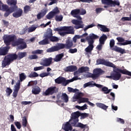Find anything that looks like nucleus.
<instances>
[{"instance_id":"b1692460","label":"nucleus","mask_w":131,"mask_h":131,"mask_svg":"<svg viewBox=\"0 0 131 131\" xmlns=\"http://www.w3.org/2000/svg\"><path fill=\"white\" fill-rule=\"evenodd\" d=\"M97 27L101 30V31H103V32H109L110 30L108 28L106 27V26H104L101 24L97 25Z\"/></svg>"},{"instance_id":"f257e3e1","label":"nucleus","mask_w":131,"mask_h":131,"mask_svg":"<svg viewBox=\"0 0 131 131\" xmlns=\"http://www.w3.org/2000/svg\"><path fill=\"white\" fill-rule=\"evenodd\" d=\"M3 39L6 46H10L12 42L13 47H18L20 50H24L27 47L23 39L19 38L17 40V37L14 35H4Z\"/></svg>"},{"instance_id":"79ce46f5","label":"nucleus","mask_w":131,"mask_h":131,"mask_svg":"<svg viewBox=\"0 0 131 131\" xmlns=\"http://www.w3.org/2000/svg\"><path fill=\"white\" fill-rule=\"evenodd\" d=\"M101 91L104 92V94H109L110 93L109 89H108V88L106 86L102 87Z\"/></svg>"},{"instance_id":"c9c22d12","label":"nucleus","mask_w":131,"mask_h":131,"mask_svg":"<svg viewBox=\"0 0 131 131\" xmlns=\"http://www.w3.org/2000/svg\"><path fill=\"white\" fill-rule=\"evenodd\" d=\"M19 90H20V80H18L16 85L14 86V91L15 92H19Z\"/></svg>"},{"instance_id":"de8ad7c7","label":"nucleus","mask_w":131,"mask_h":131,"mask_svg":"<svg viewBox=\"0 0 131 131\" xmlns=\"http://www.w3.org/2000/svg\"><path fill=\"white\" fill-rule=\"evenodd\" d=\"M25 78H26V75H25V74L21 73L19 75V79L20 81H23Z\"/></svg>"},{"instance_id":"ddd939ff","label":"nucleus","mask_w":131,"mask_h":131,"mask_svg":"<svg viewBox=\"0 0 131 131\" xmlns=\"http://www.w3.org/2000/svg\"><path fill=\"white\" fill-rule=\"evenodd\" d=\"M106 39H107V36L104 34H102L99 39V45L97 47V49L98 50V51H101V50H102V48H103V45L105 43Z\"/></svg>"},{"instance_id":"cd10ccee","label":"nucleus","mask_w":131,"mask_h":131,"mask_svg":"<svg viewBox=\"0 0 131 131\" xmlns=\"http://www.w3.org/2000/svg\"><path fill=\"white\" fill-rule=\"evenodd\" d=\"M64 57V54L61 53L59 54L56 56L55 58H54V61L55 62H60L61 61V59Z\"/></svg>"},{"instance_id":"052dcab7","label":"nucleus","mask_w":131,"mask_h":131,"mask_svg":"<svg viewBox=\"0 0 131 131\" xmlns=\"http://www.w3.org/2000/svg\"><path fill=\"white\" fill-rule=\"evenodd\" d=\"M115 45V41L114 40V39L111 40L110 42V47L111 49L112 48H113V47H114Z\"/></svg>"},{"instance_id":"2f4dec72","label":"nucleus","mask_w":131,"mask_h":131,"mask_svg":"<svg viewBox=\"0 0 131 131\" xmlns=\"http://www.w3.org/2000/svg\"><path fill=\"white\" fill-rule=\"evenodd\" d=\"M15 8H10L9 10L6 11V13L4 14L5 17H8L10 14L15 11Z\"/></svg>"},{"instance_id":"c85d7f7f","label":"nucleus","mask_w":131,"mask_h":131,"mask_svg":"<svg viewBox=\"0 0 131 131\" xmlns=\"http://www.w3.org/2000/svg\"><path fill=\"white\" fill-rule=\"evenodd\" d=\"M32 92L34 95H38V94L40 93V88L37 86H36L32 89Z\"/></svg>"},{"instance_id":"f8f14e48","label":"nucleus","mask_w":131,"mask_h":131,"mask_svg":"<svg viewBox=\"0 0 131 131\" xmlns=\"http://www.w3.org/2000/svg\"><path fill=\"white\" fill-rule=\"evenodd\" d=\"M101 2L104 5H107L108 6H111V7H115V6H119L120 5L118 1L101 0Z\"/></svg>"},{"instance_id":"f3484780","label":"nucleus","mask_w":131,"mask_h":131,"mask_svg":"<svg viewBox=\"0 0 131 131\" xmlns=\"http://www.w3.org/2000/svg\"><path fill=\"white\" fill-rule=\"evenodd\" d=\"M62 128L65 131H71L72 130V126L70 122L69 121L63 124Z\"/></svg>"},{"instance_id":"39448f33","label":"nucleus","mask_w":131,"mask_h":131,"mask_svg":"<svg viewBox=\"0 0 131 131\" xmlns=\"http://www.w3.org/2000/svg\"><path fill=\"white\" fill-rule=\"evenodd\" d=\"M79 9H75L71 11V14L72 16L75 18H77L78 20L73 19L72 20V23H73L74 25V28L76 29H79V28H83V24H82L83 22L82 20L81 17L79 15H77L78 14H79Z\"/></svg>"},{"instance_id":"a211bd4d","label":"nucleus","mask_w":131,"mask_h":131,"mask_svg":"<svg viewBox=\"0 0 131 131\" xmlns=\"http://www.w3.org/2000/svg\"><path fill=\"white\" fill-rule=\"evenodd\" d=\"M63 70L66 72H73L77 70V67L75 66H70L64 68Z\"/></svg>"},{"instance_id":"0e129e2a","label":"nucleus","mask_w":131,"mask_h":131,"mask_svg":"<svg viewBox=\"0 0 131 131\" xmlns=\"http://www.w3.org/2000/svg\"><path fill=\"white\" fill-rule=\"evenodd\" d=\"M50 74L49 73H43L39 75L40 77H46V76H49Z\"/></svg>"},{"instance_id":"4d7b16f0","label":"nucleus","mask_w":131,"mask_h":131,"mask_svg":"<svg viewBox=\"0 0 131 131\" xmlns=\"http://www.w3.org/2000/svg\"><path fill=\"white\" fill-rule=\"evenodd\" d=\"M38 58V56L36 55H32L29 56V59L30 60H34L35 59H37Z\"/></svg>"},{"instance_id":"6e6d98bb","label":"nucleus","mask_w":131,"mask_h":131,"mask_svg":"<svg viewBox=\"0 0 131 131\" xmlns=\"http://www.w3.org/2000/svg\"><path fill=\"white\" fill-rule=\"evenodd\" d=\"M86 77H91L93 79H95V77L94 76V74L88 72L85 75Z\"/></svg>"},{"instance_id":"4c0bfd02","label":"nucleus","mask_w":131,"mask_h":131,"mask_svg":"<svg viewBox=\"0 0 131 131\" xmlns=\"http://www.w3.org/2000/svg\"><path fill=\"white\" fill-rule=\"evenodd\" d=\"M62 99L64 101L65 103H67L68 102V96L66 93H63L62 94Z\"/></svg>"},{"instance_id":"c03bdc74","label":"nucleus","mask_w":131,"mask_h":131,"mask_svg":"<svg viewBox=\"0 0 131 131\" xmlns=\"http://www.w3.org/2000/svg\"><path fill=\"white\" fill-rule=\"evenodd\" d=\"M80 116L81 119H84V118H86V117H89V114L80 113Z\"/></svg>"},{"instance_id":"72a5a7b5","label":"nucleus","mask_w":131,"mask_h":131,"mask_svg":"<svg viewBox=\"0 0 131 131\" xmlns=\"http://www.w3.org/2000/svg\"><path fill=\"white\" fill-rule=\"evenodd\" d=\"M43 53V50L37 49L32 52L33 55H40Z\"/></svg>"},{"instance_id":"423d86ee","label":"nucleus","mask_w":131,"mask_h":131,"mask_svg":"<svg viewBox=\"0 0 131 131\" xmlns=\"http://www.w3.org/2000/svg\"><path fill=\"white\" fill-rule=\"evenodd\" d=\"M17 58H18V56L16 54H10L6 56L2 62V68H5L6 66L10 65L11 62L14 61V60H16Z\"/></svg>"},{"instance_id":"680f3d73","label":"nucleus","mask_w":131,"mask_h":131,"mask_svg":"<svg viewBox=\"0 0 131 131\" xmlns=\"http://www.w3.org/2000/svg\"><path fill=\"white\" fill-rule=\"evenodd\" d=\"M45 68L43 66L41 67H36L34 68V71H37L38 70H42Z\"/></svg>"},{"instance_id":"774afa93","label":"nucleus","mask_w":131,"mask_h":131,"mask_svg":"<svg viewBox=\"0 0 131 131\" xmlns=\"http://www.w3.org/2000/svg\"><path fill=\"white\" fill-rule=\"evenodd\" d=\"M102 11H104V9H103V8H98L96 9V12L97 14H100V13H101Z\"/></svg>"},{"instance_id":"ea45409f","label":"nucleus","mask_w":131,"mask_h":131,"mask_svg":"<svg viewBox=\"0 0 131 131\" xmlns=\"http://www.w3.org/2000/svg\"><path fill=\"white\" fill-rule=\"evenodd\" d=\"M121 21L124 22V21H131V14L129 15V17H123L121 18Z\"/></svg>"},{"instance_id":"603ef678","label":"nucleus","mask_w":131,"mask_h":131,"mask_svg":"<svg viewBox=\"0 0 131 131\" xmlns=\"http://www.w3.org/2000/svg\"><path fill=\"white\" fill-rule=\"evenodd\" d=\"M80 38V35H76L73 38V41L76 43L77 39H79Z\"/></svg>"},{"instance_id":"6ab92c4d","label":"nucleus","mask_w":131,"mask_h":131,"mask_svg":"<svg viewBox=\"0 0 131 131\" xmlns=\"http://www.w3.org/2000/svg\"><path fill=\"white\" fill-rule=\"evenodd\" d=\"M10 50L9 47H5L0 48V56H6Z\"/></svg>"},{"instance_id":"473e14b6","label":"nucleus","mask_w":131,"mask_h":131,"mask_svg":"<svg viewBox=\"0 0 131 131\" xmlns=\"http://www.w3.org/2000/svg\"><path fill=\"white\" fill-rule=\"evenodd\" d=\"M75 108H76L77 109H78V110H81L83 111V110H85L88 109V105L86 104H85L82 106H80L79 105H76Z\"/></svg>"},{"instance_id":"13d9d810","label":"nucleus","mask_w":131,"mask_h":131,"mask_svg":"<svg viewBox=\"0 0 131 131\" xmlns=\"http://www.w3.org/2000/svg\"><path fill=\"white\" fill-rule=\"evenodd\" d=\"M37 84V81H32L29 82L28 86H30V85H36Z\"/></svg>"},{"instance_id":"a19ab883","label":"nucleus","mask_w":131,"mask_h":131,"mask_svg":"<svg viewBox=\"0 0 131 131\" xmlns=\"http://www.w3.org/2000/svg\"><path fill=\"white\" fill-rule=\"evenodd\" d=\"M50 40L52 42L59 41V38L56 36H52L50 39Z\"/></svg>"},{"instance_id":"bb28decb","label":"nucleus","mask_w":131,"mask_h":131,"mask_svg":"<svg viewBox=\"0 0 131 131\" xmlns=\"http://www.w3.org/2000/svg\"><path fill=\"white\" fill-rule=\"evenodd\" d=\"M96 105L97 107H98L99 108H101L103 110H107V109L108 108V106H106L104 103L98 102V103H96Z\"/></svg>"},{"instance_id":"864d4df0","label":"nucleus","mask_w":131,"mask_h":131,"mask_svg":"<svg viewBox=\"0 0 131 131\" xmlns=\"http://www.w3.org/2000/svg\"><path fill=\"white\" fill-rule=\"evenodd\" d=\"M95 24H92L91 25L86 26L84 28V31H86L89 28H92V27H94Z\"/></svg>"},{"instance_id":"5701e85b","label":"nucleus","mask_w":131,"mask_h":131,"mask_svg":"<svg viewBox=\"0 0 131 131\" xmlns=\"http://www.w3.org/2000/svg\"><path fill=\"white\" fill-rule=\"evenodd\" d=\"M47 12H48V9H42L41 11V12L37 15V19H41V18H42V17L45 16L46 14H47Z\"/></svg>"},{"instance_id":"7c9ffc66","label":"nucleus","mask_w":131,"mask_h":131,"mask_svg":"<svg viewBox=\"0 0 131 131\" xmlns=\"http://www.w3.org/2000/svg\"><path fill=\"white\" fill-rule=\"evenodd\" d=\"M89 98L81 97L78 99V103L81 104V103H88Z\"/></svg>"},{"instance_id":"09e8293b","label":"nucleus","mask_w":131,"mask_h":131,"mask_svg":"<svg viewBox=\"0 0 131 131\" xmlns=\"http://www.w3.org/2000/svg\"><path fill=\"white\" fill-rule=\"evenodd\" d=\"M55 19L57 22H60V21H62V20H63V16L57 15L55 17Z\"/></svg>"},{"instance_id":"c756f323","label":"nucleus","mask_w":131,"mask_h":131,"mask_svg":"<svg viewBox=\"0 0 131 131\" xmlns=\"http://www.w3.org/2000/svg\"><path fill=\"white\" fill-rule=\"evenodd\" d=\"M45 38L44 39L39 42V45L45 46L46 45H49V43H50V41H49V39H48V38Z\"/></svg>"},{"instance_id":"bf43d9fd","label":"nucleus","mask_w":131,"mask_h":131,"mask_svg":"<svg viewBox=\"0 0 131 131\" xmlns=\"http://www.w3.org/2000/svg\"><path fill=\"white\" fill-rule=\"evenodd\" d=\"M2 9L3 11H9L10 8H9V6L7 5H2Z\"/></svg>"},{"instance_id":"9b49d317","label":"nucleus","mask_w":131,"mask_h":131,"mask_svg":"<svg viewBox=\"0 0 131 131\" xmlns=\"http://www.w3.org/2000/svg\"><path fill=\"white\" fill-rule=\"evenodd\" d=\"M63 29H66L67 32H59V34L61 36H65L66 34H74V29L73 27H65Z\"/></svg>"},{"instance_id":"2eb2a0df","label":"nucleus","mask_w":131,"mask_h":131,"mask_svg":"<svg viewBox=\"0 0 131 131\" xmlns=\"http://www.w3.org/2000/svg\"><path fill=\"white\" fill-rule=\"evenodd\" d=\"M58 88L55 86L51 87L46 90L45 92V96H49V95H53V94H55V93H57Z\"/></svg>"},{"instance_id":"5fc2aeb1","label":"nucleus","mask_w":131,"mask_h":131,"mask_svg":"<svg viewBox=\"0 0 131 131\" xmlns=\"http://www.w3.org/2000/svg\"><path fill=\"white\" fill-rule=\"evenodd\" d=\"M37 28V27H34V26L29 27L28 29V32H33V31H34Z\"/></svg>"},{"instance_id":"58836bf2","label":"nucleus","mask_w":131,"mask_h":131,"mask_svg":"<svg viewBox=\"0 0 131 131\" xmlns=\"http://www.w3.org/2000/svg\"><path fill=\"white\" fill-rule=\"evenodd\" d=\"M23 126L24 127H26L27 125V119H26V117H24L23 118V122H22Z\"/></svg>"},{"instance_id":"4be33fe9","label":"nucleus","mask_w":131,"mask_h":131,"mask_svg":"<svg viewBox=\"0 0 131 131\" xmlns=\"http://www.w3.org/2000/svg\"><path fill=\"white\" fill-rule=\"evenodd\" d=\"M72 47H73V42L72 41V40L70 39H67L64 44V48L69 49H71V48H72Z\"/></svg>"},{"instance_id":"7ed1b4c3","label":"nucleus","mask_w":131,"mask_h":131,"mask_svg":"<svg viewBox=\"0 0 131 131\" xmlns=\"http://www.w3.org/2000/svg\"><path fill=\"white\" fill-rule=\"evenodd\" d=\"M99 36L94 33H91L86 37V40L88 42V47L85 49V54L88 57H90L92 55V51L94 49V42H95V39H97Z\"/></svg>"},{"instance_id":"37998d69","label":"nucleus","mask_w":131,"mask_h":131,"mask_svg":"<svg viewBox=\"0 0 131 131\" xmlns=\"http://www.w3.org/2000/svg\"><path fill=\"white\" fill-rule=\"evenodd\" d=\"M38 76V74L36 72H32L30 75H29V77L32 78V77H37Z\"/></svg>"},{"instance_id":"338daca9","label":"nucleus","mask_w":131,"mask_h":131,"mask_svg":"<svg viewBox=\"0 0 131 131\" xmlns=\"http://www.w3.org/2000/svg\"><path fill=\"white\" fill-rule=\"evenodd\" d=\"M69 53H71V54H74V53L77 52V49L76 48H75L74 49H71L69 51Z\"/></svg>"},{"instance_id":"a878e982","label":"nucleus","mask_w":131,"mask_h":131,"mask_svg":"<svg viewBox=\"0 0 131 131\" xmlns=\"http://www.w3.org/2000/svg\"><path fill=\"white\" fill-rule=\"evenodd\" d=\"M7 4L8 5H13L14 7L11 8L14 9V10H16V9L17 8V6H16L17 4V0H8Z\"/></svg>"},{"instance_id":"393cba45","label":"nucleus","mask_w":131,"mask_h":131,"mask_svg":"<svg viewBox=\"0 0 131 131\" xmlns=\"http://www.w3.org/2000/svg\"><path fill=\"white\" fill-rule=\"evenodd\" d=\"M83 93L80 92L78 93L77 94H75L73 97V102H75L76 100H78L79 98H81L80 97H83Z\"/></svg>"},{"instance_id":"3c124183","label":"nucleus","mask_w":131,"mask_h":131,"mask_svg":"<svg viewBox=\"0 0 131 131\" xmlns=\"http://www.w3.org/2000/svg\"><path fill=\"white\" fill-rule=\"evenodd\" d=\"M55 16V15L53 14V13L51 11L47 16V19H52V18H53L54 16Z\"/></svg>"},{"instance_id":"f03ea898","label":"nucleus","mask_w":131,"mask_h":131,"mask_svg":"<svg viewBox=\"0 0 131 131\" xmlns=\"http://www.w3.org/2000/svg\"><path fill=\"white\" fill-rule=\"evenodd\" d=\"M79 116H80V112L78 111L72 113L69 122L72 126H75V127H79L82 129L86 128L88 125L78 122L79 121V119H78Z\"/></svg>"},{"instance_id":"0eeeda50","label":"nucleus","mask_w":131,"mask_h":131,"mask_svg":"<svg viewBox=\"0 0 131 131\" xmlns=\"http://www.w3.org/2000/svg\"><path fill=\"white\" fill-rule=\"evenodd\" d=\"M77 79H78L77 77H74L73 78L70 80H66V79L63 77H59L56 79L55 81L56 83H58V84L62 83V85L66 86V85L69 84V83H70V82H72L74 81V80H77Z\"/></svg>"},{"instance_id":"e433bc0d","label":"nucleus","mask_w":131,"mask_h":131,"mask_svg":"<svg viewBox=\"0 0 131 131\" xmlns=\"http://www.w3.org/2000/svg\"><path fill=\"white\" fill-rule=\"evenodd\" d=\"M26 55H27L26 52H19L17 56V57H18L19 59H22L23 58H24Z\"/></svg>"},{"instance_id":"aec40b11","label":"nucleus","mask_w":131,"mask_h":131,"mask_svg":"<svg viewBox=\"0 0 131 131\" xmlns=\"http://www.w3.org/2000/svg\"><path fill=\"white\" fill-rule=\"evenodd\" d=\"M53 36V31L52 29L49 28L47 29V32L44 34L43 38H48L50 39Z\"/></svg>"},{"instance_id":"6e6552de","label":"nucleus","mask_w":131,"mask_h":131,"mask_svg":"<svg viewBox=\"0 0 131 131\" xmlns=\"http://www.w3.org/2000/svg\"><path fill=\"white\" fill-rule=\"evenodd\" d=\"M64 48L65 45L64 43H58L56 45V46L48 49L47 50V52L48 53H52V52H57V51L62 50V49H64Z\"/></svg>"},{"instance_id":"49530a36","label":"nucleus","mask_w":131,"mask_h":131,"mask_svg":"<svg viewBox=\"0 0 131 131\" xmlns=\"http://www.w3.org/2000/svg\"><path fill=\"white\" fill-rule=\"evenodd\" d=\"M51 12L54 15H57V14H59V13H60V11H59L58 7H55Z\"/></svg>"},{"instance_id":"69168bd1","label":"nucleus","mask_w":131,"mask_h":131,"mask_svg":"<svg viewBox=\"0 0 131 131\" xmlns=\"http://www.w3.org/2000/svg\"><path fill=\"white\" fill-rule=\"evenodd\" d=\"M118 52L121 54H125V50L119 47Z\"/></svg>"},{"instance_id":"8fccbe9b","label":"nucleus","mask_w":131,"mask_h":131,"mask_svg":"<svg viewBox=\"0 0 131 131\" xmlns=\"http://www.w3.org/2000/svg\"><path fill=\"white\" fill-rule=\"evenodd\" d=\"M68 91L70 93H76V92H78V90L75 89H73V88L68 87Z\"/></svg>"},{"instance_id":"412c9836","label":"nucleus","mask_w":131,"mask_h":131,"mask_svg":"<svg viewBox=\"0 0 131 131\" xmlns=\"http://www.w3.org/2000/svg\"><path fill=\"white\" fill-rule=\"evenodd\" d=\"M22 14H23V10L19 8L16 11L13 13L12 16L14 18H19L22 16Z\"/></svg>"},{"instance_id":"4468645a","label":"nucleus","mask_w":131,"mask_h":131,"mask_svg":"<svg viewBox=\"0 0 131 131\" xmlns=\"http://www.w3.org/2000/svg\"><path fill=\"white\" fill-rule=\"evenodd\" d=\"M52 61H53V58L50 57L49 58H44L41 60L40 62V65H42V66H45V67H48V66H50L52 64Z\"/></svg>"},{"instance_id":"20e7f679","label":"nucleus","mask_w":131,"mask_h":131,"mask_svg":"<svg viewBox=\"0 0 131 131\" xmlns=\"http://www.w3.org/2000/svg\"><path fill=\"white\" fill-rule=\"evenodd\" d=\"M113 68V72L112 73V77L114 80H119L121 78V74H125V75H129L131 76V72L127 71L126 69L121 70L118 67H116L115 64L113 67H111Z\"/></svg>"},{"instance_id":"dca6fc26","label":"nucleus","mask_w":131,"mask_h":131,"mask_svg":"<svg viewBox=\"0 0 131 131\" xmlns=\"http://www.w3.org/2000/svg\"><path fill=\"white\" fill-rule=\"evenodd\" d=\"M103 73V70L102 69L98 68V69H95L93 70V75L94 76L95 79H96V78H98L100 76V74H102Z\"/></svg>"},{"instance_id":"e2e57ef3","label":"nucleus","mask_w":131,"mask_h":131,"mask_svg":"<svg viewBox=\"0 0 131 131\" xmlns=\"http://www.w3.org/2000/svg\"><path fill=\"white\" fill-rule=\"evenodd\" d=\"M14 124L15 126H16L17 128H18V129H20V128H21V124H20V122H14Z\"/></svg>"},{"instance_id":"f704fd0d","label":"nucleus","mask_w":131,"mask_h":131,"mask_svg":"<svg viewBox=\"0 0 131 131\" xmlns=\"http://www.w3.org/2000/svg\"><path fill=\"white\" fill-rule=\"evenodd\" d=\"M24 11L25 14H27L28 12L31 11V7L28 5L25 6L24 8Z\"/></svg>"},{"instance_id":"a18cd8bd","label":"nucleus","mask_w":131,"mask_h":131,"mask_svg":"<svg viewBox=\"0 0 131 131\" xmlns=\"http://www.w3.org/2000/svg\"><path fill=\"white\" fill-rule=\"evenodd\" d=\"M6 92L8 97H10V96H11V93L13 92V91L10 88H7Z\"/></svg>"},{"instance_id":"1a4fd4ad","label":"nucleus","mask_w":131,"mask_h":131,"mask_svg":"<svg viewBox=\"0 0 131 131\" xmlns=\"http://www.w3.org/2000/svg\"><path fill=\"white\" fill-rule=\"evenodd\" d=\"M89 71H90V68L88 67H82L79 68L78 71L74 73V75H75V77H77V80L81 79V78H78V76H80V73H82L83 72H89Z\"/></svg>"},{"instance_id":"9d476101","label":"nucleus","mask_w":131,"mask_h":131,"mask_svg":"<svg viewBox=\"0 0 131 131\" xmlns=\"http://www.w3.org/2000/svg\"><path fill=\"white\" fill-rule=\"evenodd\" d=\"M100 64L104 65L107 67H113L114 66V64H113L112 62H111L110 61L105 60L104 59H97L96 61V65Z\"/></svg>"}]
</instances>
